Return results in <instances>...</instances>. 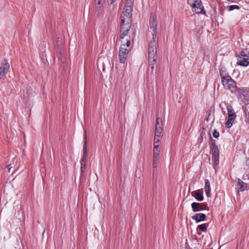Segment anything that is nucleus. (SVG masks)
I'll use <instances>...</instances> for the list:
<instances>
[{"label": "nucleus", "instance_id": "1", "mask_svg": "<svg viewBox=\"0 0 249 249\" xmlns=\"http://www.w3.org/2000/svg\"><path fill=\"white\" fill-rule=\"evenodd\" d=\"M157 16L155 13H151L149 18L150 29L152 32V40L150 41L148 48V58L149 66L153 72L154 69V65L156 62L157 56V42L156 40L157 35Z\"/></svg>", "mask_w": 249, "mask_h": 249}, {"label": "nucleus", "instance_id": "2", "mask_svg": "<svg viewBox=\"0 0 249 249\" xmlns=\"http://www.w3.org/2000/svg\"><path fill=\"white\" fill-rule=\"evenodd\" d=\"M131 6L124 5V11L122 14L120 30V38L123 39L126 36L131 26L132 12Z\"/></svg>", "mask_w": 249, "mask_h": 249}, {"label": "nucleus", "instance_id": "3", "mask_svg": "<svg viewBox=\"0 0 249 249\" xmlns=\"http://www.w3.org/2000/svg\"><path fill=\"white\" fill-rule=\"evenodd\" d=\"M125 37L123 39H121L122 44L119 53L120 62L122 63H124L125 62L128 53L131 48L130 46L131 40L127 38L124 39Z\"/></svg>", "mask_w": 249, "mask_h": 249}, {"label": "nucleus", "instance_id": "4", "mask_svg": "<svg viewBox=\"0 0 249 249\" xmlns=\"http://www.w3.org/2000/svg\"><path fill=\"white\" fill-rule=\"evenodd\" d=\"M210 144L212 154V164L214 169L216 170L219 164V151L217 146L215 144V141L213 139H211Z\"/></svg>", "mask_w": 249, "mask_h": 249}, {"label": "nucleus", "instance_id": "5", "mask_svg": "<svg viewBox=\"0 0 249 249\" xmlns=\"http://www.w3.org/2000/svg\"><path fill=\"white\" fill-rule=\"evenodd\" d=\"M187 2L192 8L193 11L196 13L202 14L205 13L200 0H188Z\"/></svg>", "mask_w": 249, "mask_h": 249}, {"label": "nucleus", "instance_id": "6", "mask_svg": "<svg viewBox=\"0 0 249 249\" xmlns=\"http://www.w3.org/2000/svg\"><path fill=\"white\" fill-rule=\"evenodd\" d=\"M222 83L226 89L230 90L232 92L236 91V83L230 76H228L225 79H223Z\"/></svg>", "mask_w": 249, "mask_h": 249}, {"label": "nucleus", "instance_id": "7", "mask_svg": "<svg viewBox=\"0 0 249 249\" xmlns=\"http://www.w3.org/2000/svg\"><path fill=\"white\" fill-rule=\"evenodd\" d=\"M249 52L247 50L243 51L238 56L237 64L242 66H247L249 64Z\"/></svg>", "mask_w": 249, "mask_h": 249}, {"label": "nucleus", "instance_id": "8", "mask_svg": "<svg viewBox=\"0 0 249 249\" xmlns=\"http://www.w3.org/2000/svg\"><path fill=\"white\" fill-rule=\"evenodd\" d=\"M85 142L83 145V156L81 161V170L82 173L85 171L86 165L87 156V134L85 132L84 134Z\"/></svg>", "mask_w": 249, "mask_h": 249}, {"label": "nucleus", "instance_id": "9", "mask_svg": "<svg viewBox=\"0 0 249 249\" xmlns=\"http://www.w3.org/2000/svg\"><path fill=\"white\" fill-rule=\"evenodd\" d=\"M191 207L193 211L194 212H196L206 210L207 208V205L204 203L193 202L191 205Z\"/></svg>", "mask_w": 249, "mask_h": 249}, {"label": "nucleus", "instance_id": "10", "mask_svg": "<svg viewBox=\"0 0 249 249\" xmlns=\"http://www.w3.org/2000/svg\"><path fill=\"white\" fill-rule=\"evenodd\" d=\"M9 69V64L7 60H4L3 62L0 64V79L7 72Z\"/></svg>", "mask_w": 249, "mask_h": 249}, {"label": "nucleus", "instance_id": "11", "mask_svg": "<svg viewBox=\"0 0 249 249\" xmlns=\"http://www.w3.org/2000/svg\"><path fill=\"white\" fill-rule=\"evenodd\" d=\"M163 124L161 118L157 117L155 124V133L162 134L163 131Z\"/></svg>", "mask_w": 249, "mask_h": 249}, {"label": "nucleus", "instance_id": "12", "mask_svg": "<svg viewBox=\"0 0 249 249\" xmlns=\"http://www.w3.org/2000/svg\"><path fill=\"white\" fill-rule=\"evenodd\" d=\"M206 216L205 214L200 213H196L193 216H192V218L195 220L197 223L200 222L201 221H203L205 220Z\"/></svg>", "mask_w": 249, "mask_h": 249}, {"label": "nucleus", "instance_id": "13", "mask_svg": "<svg viewBox=\"0 0 249 249\" xmlns=\"http://www.w3.org/2000/svg\"><path fill=\"white\" fill-rule=\"evenodd\" d=\"M205 191L207 196L209 197L210 196V183L208 179H205Z\"/></svg>", "mask_w": 249, "mask_h": 249}, {"label": "nucleus", "instance_id": "14", "mask_svg": "<svg viewBox=\"0 0 249 249\" xmlns=\"http://www.w3.org/2000/svg\"><path fill=\"white\" fill-rule=\"evenodd\" d=\"M161 137L162 134L155 133L154 140V146L157 144L158 145V147H160V142Z\"/></svg>", "mask_w": 249, "mask_h": 249}, {"label": "nucleus", "instance_id": "15", "mask_svg": "<svg viewBox=\"0 0 249 249\" xmlns=\"http://www.w3.org/2000/svg\"><path fill=\"white\" fill-rule=\"evenodd\" d=\"M160 153V147H158V145L156 144L154 146L153 149V158L159 159Z\"/></svg>", "mask_w": 249, "mask_h": 249}, {"label": "nucleus", "instance_id": "16", "mask_svg": "<svg viewBox=\"0 0 249 249\" xmlns=\"http://www.w3.org/2000/svg\"><path fill=\"white\" fill-rule=\"evenodd\" d=\"M238 185L239 186V190L241 192L244 191L247 187V184L240 179L238 180Z\"/></svg>", "mask_w": 249, "mask_h": 249}, {"label": "nucleus", "instance_id": "17", "mask_svg": "<svg viewBox=\"0 0 249 249\" xmlns=\"http://www.w3.org/2000/svg\"><path fill=\"white\" fill-rule=\"evenodd\" d=\"M105 2V0H95V3L98 5L97 6V10L100 11L102 9Z\"/></svg>", "mask_w": 249, "mask_h": 249}, {"label": "nucleus", "instance_id": "18", "mask_svg": "<svg viewBox=\"0 0 249 249\" xmlns=\"http://www.w3.org/2000/svg\"><path fill=\"white\" fill-rule=\"evenodd\" d=\"M194 196L198 201H202L204 199L203 196L198 192H195Z\"/></svg>", "mask_w": 249, "mask_h": 249}, {"label": "nucleus", "instance_id": "19", "mask_svg": "<svg viewBox=\"0 0 249 249\" xmlns=\"http://www.w3.org/2000/svg\"><path fill=\"white\" fill-rule=\"evenodd\" d=\"M207 226L208 224H202L199 225L197 227V230L205 231L207 230Z\"/></svg>", "mask_w": 249, "mask_h": 249}, {"label": "nucleus", "instance_id": "20", "mask_svg": "<svg viewBox=\"0 0 249 249\" xmlns=\"http://www.w3.org/2000/svg\"><path fill=\"white\" fill-rule=\"evenodd\" d=\"M234 121V120L228 118V120L225 123V126L227 128L231 127Z\"/></svg>", "mask_w": 249, "mask_h": 249}, {"label": "nucleus", "instance_id": "21", "mask_svg": "<svg viewBox=\"0 0 249 249\" xmlns=\"http://www.w3.org/2000/svg\"><path fill=\"white\" fill-rule=\"evenodd\" d=\"M220 74L221 77L222 78V80L223 79H225L227 77L230 76L229 75L227 74L226 71L225 70H223L222 69H221L220 70Z\"/></svg>", "mask_w": 249, "mask_h": 249}, {"label": "nucleus", "instance_id": "22", "mask_svg": "<svg viewBox=\"0 0 249 249\" xmlns=\"http://www.w3.org/2000/svg\"><path fill=\"white\" fill-rule=\"evenodd\" d=\"M227 10L229 11H232L234 9H240V7L238 6V5H230V6H228L227 7Z\"/></svg>", "mask_w": 249, "mask_h": 249}, {"label": "nucleus", "instance_id": "23", "mask_svg": "<svg viewBox=\"0 0 249 249\" xmlns=\"http://www.w3.org/2000/svg\"><path fill=\"white\" fill-rule=\"evenodd\" d=\"M227 111H228V115H229V114L233 115V114H236L234 111L233 107L231 106H228L227 107Z\"/></svg>", "mask_w": 249, "mask_h": 249}, {"label": "nucleus", "instance_id": "24", "mask_svg": "<svg viewBox=\"0 0 249 249\" xmlns=\"http://www.w3.org/2000/svg\"><path fill=\"white\" fill-rule=\"evenodd\" d=\"M159 159L154 158H153V167L154 168H156L158 166V161Z\"/></svg>", "mask_w": 249, "mask_h": 249}, {"label": "nucleus", "instance_id": "25", "mask_svg": "<svg viewBox=\"0 0 249 249\" xmlns=\"http://www.w3.org/2000/svg\"><path fill=\"white\" fill-rule=\"evenodd\" d=\"M213 136L215 138H217L219 136V132L217 131L216 130H214L213 133Z\"/></svg>", "mask_w": 249, "mask_h": 249}, {"label": "nucleus", "instance_id": "26", "mask_svg": "<svg viewBox=\"0 0 249 249\" xmlns=\"http://www.w3.org/2000/svg\"><path fill=\"white\" fill-rule=\"evenodd\" d=\"M236 117V114H233V115L229 114L228 118L231 119L232 120H235Z\"/></svg>", "mask_w": 249, "mask_h": 249}, {"label": "nucleus", "instance_id": "27", "mask_svg": "<svg viewBox=\"0 0 249 249\" xmlns=\"http://www.w3.org/2000/svg\"><path fill=\"white\" fill-rule=\"evenodd\" d=\"M126 3L125 5L131 6H132V1L131 0H125Z\"/></svg>", "mask_w": 249, "mask_h": 249}, {"label": "nucleus", "instance_id": "28", "mask_svg": "<svg viewBox=\"0 0 249 249\" xmlns=\"http://www.w3.org/2000/svg\"><path fill=\"white\" fill-rule=\"evenodd\" d=\"M117 0H109L108 1V3L109 4H112V3H113L115 1H116Z\"/></svg>", "mask_w": 249, "mask_h": 249}, {"label": "nucleus", "instance_id": "29", "mask_svg": "<svg viewBox=\"0 0 249 249\" xmlns=\"http://www.w3.org/2000/svg\"><path fill=\"white\" fill-rule=\"evenodd\" d=\"M12 167V164H9L7 166V168L8 169L9 172H10V169Z\"/></svg>", "mask_w": 249, "mask_h": 249}, {"label": "nucleus", "instance_id": "30", "mask_svg": "<svg viewBox=\"0 0 249 249\" xmlns=\"http://www.w3.org/2000/svg\"><path fill=\"white\" fill-rule=\"evenodd\" d=\"M246 163L247 166L249 167V158L247 160Z\"/></svg>", "mask_w": 249, "mask_h": 249}, {"label": "nucleus", "instance_id": "31", "mask_svg": "<svg viewBox=\"0 0 249 249\" xmlns=\"http://www.w3.org/2000/svg\"><path fill=\"white\" fill-rule=\"evenodd\" d=\"M59 45H60V44L58 43V42H57V45L58 46H59Z\"/></svg>", "mask_w": 249, "mask_h": 249}]
</instances>
